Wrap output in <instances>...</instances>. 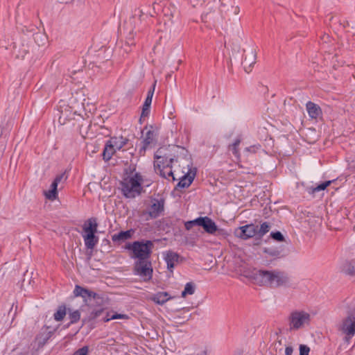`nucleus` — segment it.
Segmentation results:
<instances>
[{"label": "nucleus", "instance_id": "obj_1", "mask_svg": "<svg viewBox=\"0 0 355 355\" xmlns=\"http://www.w3.org/2000/svg\"><path fill=\"white\" fill-rule=\"evenodd\" d=\"M250 277L261 286H269L272 288L288 286L290 278L287 273L279 270L268 271L254 269Z\"/></svg>", "mask_w": 355, "mask_h": 355}, {"label": "nucleus", "instance_id": "obj_2", "mask_svg": "<svg viewBox=\"0 0 355 355\" xmlns=\"http://www.w3.org/2000/svg\"><path fill=\"white\" fill-rule=\"evenodd\" d=\"M143 179L139 173H135L132 176H126L120 182L123 195L127 198H133L142 191Z\"/></svg>", "mask_w": 355, "mask_h": 355}, {"label": "nucleus", "instance_id": "obj_3", "mask_svg": "<svg viewBox=\"0 0 355 355\" xmlns=\"http://www.w3.org/2000/svg\"><path fill=\"white\" fill-rule=\"evenodd\" d=\"M153 246V241L142 240L128 243L125 248L132 251V258L137 259V261H142L150 259Z\"/></svg>", "mask_w": 355, "mask_h": 355}, {"label": "nucleus", "instance_id": "obj_4", "mask_svg": "<svg viewBox=\"0 0 355 355\" xmlns=\"http://www.w3.org/2000/svg\"><path fill=\"white\" fill-rule=\"evenodd\" d=\"M310 320V314L304 311L291 312L288 318L290 330H297L302 328L305 324L309 323Z\"/></svg>", "mask_w": 355, "mask_h": 355}, {"label": "nucleus", "instance_id": "obj_5", "mask_svg": "<svg viewBox=\"0 0 355 355\" xmlns=\"http://www.w3.org/2000/svg\"><path fill=\"white\" fill-rule=\"evenodd\" d=\"M338 329L345 335V341L349 342L355 335V315L353 313H349L342 320Z\"/></svg>", "mask_w": 355, "mask_h": 355}, {"label": "nucleus", "instance_id": "obj_6", "mask_svg": "<svg viewBox=\"0 0 355 355\" xmlns=\"http://www.w3.org/2000/svg\"><path fill=\"white\" fill-rule=\"evenodd\" d=\"M153 267L150 259L136 261L134 264V274L139 275L144 281H149L153 277Z\"/></svg>", "mask_w": 355, "mask_h": 355}, {"label": "nucleus", "instance_id": "obj_7", "mask_svg": "<svg viewBox=\"0 0 355 355\" xmlns=\"http://www.w3.org/2000/svg\"><path fill=\"white\" fill-rule=\"evenodd\" d=\"M152 204L148 207L146 214L148 215L147 220L155 219L164 211L165 201L164 199L153 198Z\"/></svg>", "mask_w": 355, "mask_h": 355}, {"label": "nucleus", "instance_id": "obj_8", "mask_svg": "<svg viewBox=\"0 0 355 355\" xmlns=\"http://www.w3.org/2000/svg\"><path fill=\"white\" fill-rule=\"evenodd\" d=\"M73 294L76 297H81L85 302L87 303L92 300L103 301V297L98 293L90 291L86 288L76 285L73 290Z\"/></svg>", "mask_w": 355, "mask_h": 355}, {"label": "nucleus", "instance_id": "obj_9", "mask_svg": "<svg viewBox=\"0 0 355 355\" xmlns=\"http://www.w3.org/2000/svg\"><path fill=\"white\" fill-rule=\"evenodd\" d=\"M257 227L258 225L253 223L245 225L237 228L234 234L237 237L243 240H247L254 236L257 237Z\"/></svg>", "mask_w": 355, "mask_h": 355}, {"label": "nucleus", "instance_id": "obj_10", "mask_svg": "<svg viewBox=\"0 0 355 355\" xmlns=\"http://www.w3.org/2000/svg\"><path fill=\"white\" fill-rule=\"evenodd\" d=\"M164 259L166 263L167 269L173 272L174 268L176 265L182 263L184 258L180 257L179 254L172 250L166 251L163 253Z\"/></svg>", "mask_w": 355, "mask_h": 355}, {"label": "nucleus", "instance_id": "obj_11", "mask_svg": "<svg viewBox=\"0 0 355 355\" xmlns=\"http://www.w3.org/2000/svg\"><path fill=\"white\" fill-rule=\"evenodd\" d=\"M198 226L202 227L209 234H213L217 231L216 224L208 216L198 217Z\"/></svg>", "mask_w": 355, "mask_h": 355}, {"label": "nucleus", "instance_id": "obj_12", "mask_svg": "<svg viewBox=\"0 0 355 355\" xmlns=\"http://www.w3.org/2000/svg\"><path fill=\"white\" fill-rule=\"evenodd\" d=\"M196 175V168H194L193 169H189L188 173L183 175L180 179L179 182L178 183L176 186V189H178L179 188L184 189L188 188L191 183L193 182L195 176Z\"/></svg>", "mask_w": 355, "mask_h": 355}, {"label": "nucleus", "instance_id": "obj_13", "mask_svg": "<svg viewBox=\"0 0 355 355\" xmlns=\"http://www.w3.org/2000/svg\"><path fill=\"white\" fill-rule=\"evenodd\" d=\"M154 167L156 173H159L162 178L168 179L169 177H171L173 181L175 180L172 171V167H165L160 164H154Z\"/></svg>", "mask_w": 355, "mask_h": 355}, {"label": "nucleus", "instance_id": "obj_14", "mask_svg": "<svg viewBox=\"0 0 355 355\" xmlns=\"http://www.w3.org/2000/svg\"><path fill=\"white\" fill-rule=\"evenodd\" d=\"M135 233V230L130 229L126 231H121L118 234H114L112 236L113 242L125 241L130 239Z\"/></svg>", "mask_w": 355, "mask_h": 355}, {"label": "nucleus", "instance_id": "obj_15", "mask_svg": "<svg viewBox=\"0 0 355 355\" xmlns=\"http://www.w3.org/2000/svg\"><path fill=\"white\" fill-rule=\"evenodd\" d=\"M306 107L309 116L311 119H317L320 114H322L320 107L311 101L307 102Z\"/></svg>", "mask_w": 355, "mask_h": 355}, {"label": "nucleus", "instance_id": "obj_16", "mask_svg": "<svg viewBox=\"0 0 355 355\" xmlns=\"http://www.w3.org/2000/svg\"><path fill=\"white\" fill-rule=\"evenodd\" d=\"M98 223L96 218H89L83 225V230L85 234H94L97 232Z\"/></svg>", "mask_w": 355, "mask_h": 355}, {"label": "nucleus", "instance_id": "obj_17", "mask_svg": "<svg viewBox=\"0 0 355 355\" xmlns=\"http://www.w3.org/2000/svg\"><path fill=\"white\" fill-rule=\"evenodd\" d=\"M87 249L92 250L98 242V237L94 234H85L83 236Z\"/></svg>", "mask_w": 355, "mask_h": 355}, {"label": "nucleus", "instance_id": "obj_18", "mask_svg": "<svg viewBox=\"0 0 355 355\" xmlns=\"http://www.w3.org/2000/svg\"><path fill=\"white\" fill-rule=\"evenodd\" d=\"M116 152V149L114 148L112 144L110 143V140H108L104 147L103 151V159L105 161H109L112 155Z\"/></svg>", "mask_w": 355, "mask_h": 355}, {"label": "nucleus", "instance_id": "obj_19", "mask_svg": "<svg viewBox=\"0 0 355 355\" xmlns=\"http://www.w3.org/2000/svg\"><path fill=\"white\" fill-rule=\"evenodd\" d=\"M155 159H156L155 164H160L162 166L165 167H172L174 162V158L173 157H168L165 155H158L157 154L155 155Z\"/></svg>", "mask_w": 355, "mask_h": 355}, {"label": "nucleus", "instance_id": "obj_20", "mask_svg": "<svg viewBox=\"0 0 355 355\" xmlns=\"http://www.w3.org/2000/svg\"><path fill=\"white\" fill-rule=\"evenodd\" d=\"M128 139L126 138L114 137L110 139V143L112 144L114 148L116 150H121L128 143Z\"/></svg>", "mask_w": 355, "mask_h": 355}, {"label": "nucleus", "instance_id": "obj_21", "mask_svg": "<svg viewBox=\"0 0 355 355\" xmlns=\"http://www.w3.org/2000/svg\"><path fill=\"white\" fill-rule=\"evenodd\" d=\"M169 299L170 297L166 292H159L154 295L153 297V300L158 304H163Z\"/></svg>", "mask_w": 355, "mask_h": 355}, {"label": "nucleus", "instance_id": "obj_22", "mask_svg": "<svg viewBox=\"0 0 355 355\" xmlns=\"http://www.w3.org/2000/svg\"><path fill=\"white\" fill-rule=\"evenodd\" d=\"M152 129H153V127H150V129H149L146 133L145 138L143 141V143H144L143 148L144 149H146L155 140V134L154 132V130H153Z\"/></svg>", "mask_w": 355, "mask_h": 355}, {"label": "nucleus", "instance_id": "obj_23", "mask_svg": "<svg viewBox=\"0 0 355 355\" xmlns=\"http://www.w3.org/2000/svg\"><path fill=\"white\" fill-rule=\"evenodd\" d=\"M270 225L268 222H263L257 227V239H261L270 230Z\"/></svg>", "mask_w": 355, "mask_h": 355}, {"label": "nucleus", "instance_id": "obj_24", "mask_svg": "<svg viewBox=\"0 0 355 355\" xmlns=\"http://www.w3.org/2000/svg\"><path fill=\"white\" fill-rule=\"evenodd\" d=\"M342 271L350 276L355 275V264L352 261H346L342 268Z\"/></svg>", "mask_w": 355, "mask_h": 355}, {"label": "nucleus", "instance_id": "obj_25", "mask_svg": "<svg viewBox=\"0 0 355 355\" xmlns=\"http://www.w3.org/2000/svg\"><path fill=\"white\" fill-rule=\"evenodd\" d=\"M196 286L193 282L186 284L184 291L182 292L181 296L185 297L187 295H193L195 293Z\"/></svg>", "mask_w": 355, "mask_h": 355}, {"label": "nucleus", "instance_id": "obj_26", "mask_svg": "<svg viewBox=\"0 0 355 355\" xmlns=\"http://www.w3.org/2000/svg\"><path fill=\"white\" fill-rule=\"evenodd\" d=\"M66 315V307L64 305H61L58 307L57 311L54 313L53 317L56 321H61L63 320Z\"/></svg>", "mask_w": 355, "mask_h": 355}, {"label": "nucleus", "instance_id": "obj_27", "mask_svg": "<svg viewBox=\"0 0 355 355\" xmlns=\"http://www.w3.org/2000/svg\"><path fill=\"white\" fill-rule=\"evenodd\" d=\"M264 252L270 257H274V259L281 257V251H279L278 249L265 248Z\"/></svg>", "mask_w": 355, "mask_h": 355}, {"label": "nucleus", "instance_id": "obj_28", "mask_svg": "<svg viewBox=\"0 0 355 355\" xmlns=\"http://www.w3.org/2000/svg\"><path fill=\"white\" fill-rule=\"evenodd\" d=\"M335 180H329L322 182V184L318 185L316 187L313 188L312 190V193H314L315 192L324 190L327 187H329L333 182Z\"/></svg>", "mask_w": 355, "mask_h": 355}, {"label": "nucleus", "instance_id": "obj_29", "mask_svg": "<svg viewBox=\"0 0 355 355\" xmlns=\"http://www.w3.org/2000/svg\"><path fill=\"white\" fill-rule=\"evenodd\" d=\"M44 195L46 199L53 201L57 198L58 191L49 189V191H44Z\"/></svg>", "mask_w": 355, "mask_h": 355}, {"label": "nucleus", "instance_id": "obj_30", "mask_svg": "<svg viewBox=\"0 0 355 355\" xmlns=\"http://www.w3.org/2000/svg\"><path fill=\"white\" fill-rule=\"evenodd\" d=\"M155 84H156V82H155V83L152 85L151 88L148 90L147 96L144 101V103H146L150 105H151V103H152L153 96V94L155 92Z\"/></svg>", "mask_w": 355, "mask_h": 355}, {"label": "nucleus", "instance_id": "obj_31", "mask_svg": "<svg viewBox=\"0 0 355 355\" xmlns=\"http://www.w3.org/2000/svg\"><path fill=\"white\" fill-rule=\"evenodd\" d=\"M251 55H252V60L250 58H248L247 56H245L244 58V59L243 60V64L245 65V67L246 65H248L249 67H251L252 65H253L255 63V60H256V53H255V52L252 51Z\"/></svg>", "mask_w": 355, "mask_h": 355}, {"label": "nucleus", "instance_id": "obj_32", "mask_svg": "<svg viewBox=\"0 0 355 355\" xmlns=\"http://www.w3.org/2000/svg\"><path fill=\"white\" fill-rule=\"evenodd\" d=\"M213 235H215L220 239H226L228 236H230V233L227 230L224 229H220L217 227V231H216Z\"/></svg>", "mask_w": 355, "mask_h": 355}, {"label": "nucleus", "instance_id": "obj_33", "mask_svg": "<svg viewBox=\"0 0 355 355\" xmlns=\"http://www.w3.org/2000/svg\"><path fill=\"white\" fill-rule=\"evenodd\" d=\"M80 313L76 310L69 313L70 323L73 324L80 320Z\"/></svg>", "mask_w": 355, "mask_h": 355}, {"label": "nucleus", "instance_id": "obj_34", "mask_svg": "<svg viewBox=\"0 0 355 355\" xmlns=\"http://www.w3.org/2000/svg\"><path fill=\"white\" fill-rule=\"evenodd\" d=\"M270 236L272 239H274L277 241H279V242H282L284 241V236L279 231H277L275 232H271Z\"/></svg>", "mask_w": 355, "mask_h": 355}, {"label": "nucleus", "instance_id": "obj_35", "mask_svg": "<svg viewBox=\"0 0 355 355\" xmlns=\"http://www.w3.org/2000/svg\"><path fill=\"white\" fill-rule=\"evenodd\" d=\"M194 225L198 226V218L193 220L187 221L184 223V227L187 230H190Z\"/></svg>", "mask_w": 355, "mask_h": 355}, {"label": "nucleus", "instance_id": "obj_36", "mask_svg": "<svg viewBox=\"0 0 355 355\" xmlns=\"http://www.w3.org/2000/svg\"><path fill=\"white\" fill-rule=\"evenodd\" d=\"M88 352L89 347L86 345L76 350L72 355H88Z\"/></svg>", "mask_w": 355, "mask_h": 355}, {"label": "nucleus", "instance_id": "obj_37", "mask_svg": "<svg viewBox=\"0 0 355 355\" xmlns=\"http://www.w3.org/2000/svg\"><path fill=\"white\" fill-rule=\"evenodd\" d=\"M261 146L259 144L245 148V150L251 153H256L258 150L261 149Z\"/></svg>", "mask_w": 355, "mask_h": 355}, {"label": "nucleus", "instance_id": "obj_38", "mask_svg": "<svg viewBox=\"0 0 355 355\" xmlns=\"http://www.w3.org/2000/svg\"><path fill=\"white\" fill-rule=\"evenodd\" d=\"M67 179V175H66V173L64 172L62 173H60V174L56 175V177L55 178L53 181L58 184L60 182H61L63 180L65 181Z\"/></svg>", "mask_w": 355, "mask_h": 355}, {"label": "nucleus", "instance_id": "obj_39", "mask_svg": "<svg viewBox=\"0 0 355 355\" xmlns=\"http://www.w3.org/2000/svg\"><path fill=\"white\" fill-rule=\"evenodd\" d=\"M103 312V309H99V310L93 311L90 313L89 318L91 320H94L96 318L99 317L102 314Z\"/></svg>", "mask_w": 355, "mask_h": 355}, {"label": "nucleus", "instance_id": "obj_40", "mask_svg": "<svg viewBox=\"0 0 355 355\" xmlns=\"http://www.w3.org/2000/svg\"><path fill=\"white\" fill-rule=\"evenodd\" d=\"M310 348L304 345H300V355H309Z\"/></svg>", "mask_w": 355, "mask_h": 355}, {"label": "nucleus", "instance_id": "obj_41", "mask_svg": "<svg viewBox=\"0 0 355 355\" xmlns=\"http://www.w3.org/2000/svg\"><path fill=\"white\" fill-rule=\"evenodd\" d=\"M229 150L230 151H232V154L237 158L239 157L240 156V154H239V148L238 146H234V145H230L229 146Z\"/></svg>", "mask_w": 355, "mask_h": 355}, {"label": "nucleus", "instance_id": "obj_42", "mask_svg": "<svg viewBox=\"0 0 355 355\" xmlns=\"http://www.w3.org/2000/svg\"><path fill=\"white\" fill-rule=\"evenodd\" d=\"M111 318H113V320L116 319H128V316L125 314H121V313H113L111 315Z\"/></svg>", "mask_w": 355, "mask_h": 355}, {"label": "nucleus", "instance_id": "obj_43", "mask_svg": "<svg viewBox=\"0 0 355 355\" xmlns=\"http://www.w3.org/2000/svg\"><path fill=\"white\" fill-rule=\"evenodd\" d=\"M149 114H150V109L147 110L146 108H142L140 120L142 118L147 117L149 115Z\"/></svg>", "mask_w": 355, "mask_h": 355}, {"label": "nucleus", "instance_id": "obj_44", "mask_svg": "<svg viewBox=\"0 0 355 355\" xmlns=\"http://www.w3.org/2000/svg\"><path fill=\"white\" fill-rule=\"evenodd\" d=\"M293 349L291 346H287L285 349L286 355H291L293 354Z\"/></svg>", "mask_w": 355, "mask_h": 355}, {"label": "nucleus", "instance_id": "obj_45", "mask_svg": "<svg viewBox=\"0 0 355 355\" xmlns=\"http://www.w3.org/2000/svg\"><path fill=\"white\" fill-rule=\"evenodd\" d=\"M111 314L110 313H107L106 315L103 318V322H107L112 320H113V318H111Z\"/></svg>", "mask_w": 355, "mask_h": 355}, {"label": "nucleus", "instance_id": "obj_46", "mask_svg": "<svg viewBox=\"0 0 355 355\" xmlns=\"http://www.w3.org/2000/svg\"><path fill=\"white\" fill-rule=\"evenodd\" d=\"M135 43L133 42V40L130 38L128 39V41H127L125 42V44H124V46H128V48L131 47V46L134 45Z\"/></svg>", "mask_w": 355, "mask_h": 355}, {"label": "nucleus", "instance_id": "obj_47", "mask_svg": "<svg viewBox=\"0 0 355 355\" xmlns=\"http://www.w3.org/2000/svg\"><path fill=\"white\" fill-rule=\"evenodd\" d=\"M58 184L57 183H55L54 181H53V182L51 184V189H52L53 191H58Z\"/></svg>", "mask_w": 355, "mask_h": 355}, {"label": "nucleus", "instance_id": "obj_48", "mask_svg": "<svg viewBox=\"0 0 355 355\" xmlns=\"http://www.w3.org/2000/svg\"><path fill=\"white\" fill-rule=\"evenodd\" d=\"M240 143H241V139L239 138H238L234 141V142L232 144V145H234V146L239 147Z\"/></svg>", "mask_w": 355, "mask_h": 355}, {"label": "nucleus", "instance_id": "obj_49", "mask_svg": "<svg viewBox=\"0 0 355 355\" xmlns=\"http://www.w3.org/2000/svg\"><path fill=\"white\" fill-rule=\"evenodd\" d=\"M123 48L124 49V51L127 53L131 51V47L128 48V46H123Z\"/></svg>", "mask_w": 355, "mask_h": 355}, {"label": "nucleus", "instance_id": "obj_50", "mask_svg": "<svg viewBox=\"0 0 355 355\" xmlns=\"http://www.w3.org/2000/svg\"><path fill=\"white\" fill-rule=\"evenodd\" d=\"M142 108H146L147 110L150 109V105L144 103V105H143V107Z\"/></svg>", "mask_w": 355, "mask_h": 355}, {"label": "nucleus", "instance_id": "obj_51", "mask_svg": "<svg viewBox=\"0 0 355 355\" xmlns=\"http://www.w3.org/2000/svg\"><path fill=\"white\" fill-rule=\"evenodd\" d=\"M60 3H69L71 0H58Z\"/></svg>", "mask_w": 355, "mask_h": 355}]
</instances>
